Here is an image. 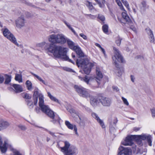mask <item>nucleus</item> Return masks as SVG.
Returning a JSON list of instances; mask_svg holds the SVG:
<instances>
[{"label":"nucleus","instance_id":"nucleus-1","mask_svg":"<svg viewBox=\"0 0 155 155\" xmlns=\"http://www.w3.org/2000/svg\"><path fill=\"white\" fill-rule=\"evenodd\" d=\"M48 41L52 43L50 45L48 48L49 52L52 53L56 58L68 61L74 64V62L69 58L67 55L68 51V48L53 44H58L62 45L66 43L67 38L64 35L59 33L57 35L52 34L48 36Z\"/></svg>","mask_w":155,"mask_h":155},{"label":"nucleus","instance_id":"nucleus-2","mask_svg":"<svg viewBox=\"0 0 155 155\" xmlns=\"http://www.w3.org/2000/svg\"><path fill=\"white\" fill-rule=\"evenodd\" d=\"M134 139L136 140L137 143L140 145L142 144V140H147L149 145H152L151 137L146 134L128 136L126 138L125 140L122 142V144L125 146H133L132 147L134 150H136V146L133 142Z\"/></svg>","mask_w":155,"mask_h":155},{"label":"nucleus","instance_id":"nucleus-3","mask_svg":"<svg viewBox=\"0 0 155 155\" xmlns=\"http://www.w3.org/2000/svg\"><path fill=\"white\" fill-rule=\"evenodd\" d=\"M39 106L41 111L52 120L51 121L54 124L59 123L60 118L57 115H54V113L51 110L49 107L44 104V97L42 95H39Z\"/></svg>","mask_w":155,"mask_h":155},{"label":"nucleus","instance_id":"nucleus-4","mask_svg":"<svg viewBox=\"0 0 155 155\" xmlns=\"http://www.w3.org/2000/svg\"><path fill=\"white\" fill-rule=\"evenodd\" d=\"M113 50L114 55L112 57L113 63L114 65L117 68L116 71L117 75L118 76H120L122 74L123 71L122 69L119 68V63L120 62H124V60L119 51L117 48L114 47Z\"/></svg>","mask_w":155,"mask_h":155},{"label":"nucleus","instance_id":"nucleus-5","mask_svg":"<svg viewBox=\"0 0 155 155\" xmlns=\"http://www.w3.org/2000/svg\"><path fill=\"white\" fill-rule=\"evenodd\" d=\"M64 146L60 147L61 151L64 155H77L78 151L76 147L68 141L63 142Z\"/></svg>","mask_w":155,"mask_h":155},{"label":"nucleus","instance_id":"nucleus-6","mask_svg":"<svg viewBox=\"0 0 155 155\" xmlns=\"http://www.w3.org/2000/svg\"><path fill=\"white\" fill-rule=\"evenodd\" d=\"M76 63L78 67H81L86 74H89L91 71L92 68L94 66V64L90 62L87 58H81L79 61L76 60Z\"/></svg>","mask_w":155,"mask_h":155},{"label":"nucleus","instance_id":"nucleus-7","mask_svg":"<svg viewBox=\"0 0 155 155\" xmlns=\"http://www.w3.org/2000/svg\"><path fill=\"white\" fill-rule=\"evenodd\" d=\"M74 88L75 91L78 93L80 96L86 98L90 97L91 95L89 92L86 88L77 85H75Z\"/></svg>","mask_w":155,"mask_h":155},{"label":"nucleus","instance_id":"nucleus-8","mask_svg":"<svg viewBox=\"0 0 155 155\" xmlns=\"http://www.w3.org/2000/svg\"><path fill=\"white\" fill-rule=\"evenodd\" d=\"M66 41H67V44L70 48L75 51L79 57H82L84 56V53L79 46H75L74 43L70 39L67 38Z\"/></svg>","mask_w":155,"mask_h":155},{"label":"nucleus","instance_id":"nucleus-9","mask_svg":"<svg viewBox=\"0 0 155 155\" xmlns=\"http://www.w3.org/2000/svg\"><path fill=\"white\" fill-rule=\"evenodd\" d=\"M2 30L3 35L5 37L16 45L17 46L18 45L14 35L7 28L2 29Z\"/></svg>","mask_w":155,"mask_h":155},{"label":"nucleus","instance_id":"nucleus-10","mask_svg":"<svg viewBox=\"0 0 155 155\" xmlns=\"http://www.w3.org/2000/svg\"><path fill=\"white\" fill-rule=\"evenodd\" d=\"M117 5L119 6L121 10H123L124 12L122 13V16L123 18L126 21L130 23L131 21L129 16L127 13L126 11L124 9L121 2L120 1L116 2Z\"/></svg>","mask_w":155,"mask_h":155},{"label":"nucleus","instance_id":"nucleus-11","mask_svg":"<svg viewBox=\"0 0 155 155\" xmlns=\"http://www.w3.org/2000/svg\"><path fill=\"white\" fill-rule=\"evenodd\" d=\"M99 100L100 103L104 107H110L112 103L110 98L104 96H99Z\"/></svg>","mask_w":155,"mask_h":155},{"label":"nucleus","instance_id":"nucleus-12","mask_svg":"<svg viewBox=\"0 0 155 155\" xmlns=\"http://www.w3.org/2000/svg\"><path fill=\"white\" fill-rule=\"evenodd\" d=\"M96 77L94 76H90V77H93L92 81H95L99 85L100 84V81L103 78V75L100 68L97 67L96 68Z\"/></svg>","mask_w":155,"mask_h":155},{"label":"nucleus","instance_id":"nucleus-13","mask_svg":"<svg viewBox=\"0 0 155 155\" xmlns=\"http://www.w3.org/2000/svg\"><path fill=\"white\" fill-rule=\"evenodd\" d=\"M120 151L118 155H131V150L130 148H124L122 146H120L119 148Z\"/></svg>","mask_w":155,"mask_h":155},{"label":"nucleus","instance_id":"nucleus-14","mask_svg":"<svg viewBox=\"0 0 155 155\" xmlns=\"http://www.w3.org/2000/svg\"><path fill=\"white\" fill-rule=\"evenodd\" d=\"M1 148L4 150V151L0 150L1 152L2 153H4L6 152L7 148H9L11 150H14L12 147V144L8 140H5L4 141V143L2 144L1 146Z\"/></svg>","mask_w":155,"mask_h":155},{"label":"nucleus","instance_id":"nucleus-15","mask_svg":"<svg viewBox=\"0 0 155 155\" xmlns=\"http://www.w3.org/2000/svg\"><path fill=\"white\" fill-rule=\"evenodd\" d=\"M90 103L91 105L93 107H96L99 104L100 100H99V97L96 98L94 97L90 96Z\"/></svg>","mask_w":155,"mask_h":155},{"label":"nucleus","instance_id":"nucleus-16","mask_svg":"<svg viewBox=\"0 0 155 155\" xmlns=\"http://www.w3.org/2000/svg\"><path fill=\"white\" fill-rule=\"evenodd\" d=\"M26 21L23 17L19 18L16 21V26L19 28H21L25 25Z\"/></svg>","mask_w":155,"mask_h":155},{"label":"nucleus","instance_id":"nucleus-17","mask_svg":"<svg viewBox=\"0 0 155 155\" xmlns=\"http://www.w3.org/2000/svg\"><path fill=\"white\" fill-rule=\"evenodd\" d=\"M42 95L41 94H38V89L36 88L34 91V94L33 95V100L34 101V104L35 105H36L37 103L38 97H39V95Z\"/></svg>","mask_w":155,"mask_h":155},{"label":"nucleus","instance_id":"nucleus-18","mask_svg":"<svg viewBox=\"0 0 155 155\" xmlns=\"http://www.w3.org/2000/svg\"><path fill=\"white\" fill-rule=\"evenodd\" d=\"M78 77L81 81L86 82L87 84H89L90 81H92V79L93 78L92 77H90V76L89 77L87 76H85L84 78L80 76H78Z\"/></svg>","mask_w":155,"mask_h":155},{"label":"nucleus","instance_id":"nucleus-19","mask_svg":"<svg viewBox=\"0 0 155 155\" xmlns=\"http://www.w3.org/2000/svg\"><path fill=\"white\" fill-rule=\"evenodd\" d=\"M65 124L67 127L69 129L73 130L74 129V131L76 134H78L77 129L76 126L75 125H73L71 124L69 121H65Z\"/></svg>","mask_w":155,"mask_h":155},{"label":"nucleus","instance_id":"nucleus-20","mask_svg":"<svg viewBox=\"0 0 155 155\" xmlns=\"http://www.w3.org/2000/svg\"><path fill=\"white\" fill-rule=\"evenodd\" d=\"M9 126V123L3 120L0 121V130L6 129Z\"/></svg>","mask_w":155,"mask_h":155},{"label":"nucleus","instance_id":"nucleus-21","mask_svg":"<svg viewBox=\"0 0 155 155\" xmlns=\"http://www.w3.org/2000/svg\"><path fill=\"white\" fill-rule=\"evenodd\" d=\"M91 114L93 117L96 119L97 120V122L100 123L102 127L103 128H104L105 127V126L103 121L100 119L97 115L94 113H92Z\"/></svg>","mask_w":155,"mask_h":155},{"label":"nucleus","instance_id":"nucleus-22","mask_svg":"<svg viewBox=\"0 0 155 155\" xmlns=\"http://www.w3.org/2000/svg\"><path fill=\"white\" fill-rule=\"evenodd\" d=\"M147 33L148 34L149 36V38L150 39V41L151 43H153L154 44L155 43L154 38L153 35L152 33V32L150 29L149 28H147L145 29Z\"/></svg>","mask_w":155,"mask_h":155},{"label":"nucleus","instance_id":"nucleus-23","mask_svg":"<svg viewBox=\"0 0 155 155\" xmlns=\"http://www.w3.org/2000/svg\"><path fill=\"white\" fill-rule=\"evenodd\" d=\"M79 120H76V121L79 125L81 126H84L85 125L84 120H86V118L82 115H78Z\"/></svg>","mask_w":155,"mask_h":155},{"label":"nucleus","instance_id":"nucleus-24","mask_svg":"<svg viewBox=\"0 0 155 155\" xmlns=\"http://www.w3.org/2000/svg\"><path fill=\"white\" fill-rule=\"evenodd\" d=\"M12 86L17 92H21L23 91L22 88L20 85L14 84Z\"/></svg>","mask_w":155,"mask_h":155},{"label":"nucleus","instance_id":"nucleus-25","mask_svg":"<svg viewBox=\"0 0 155 155\" xmlns=\"http://www.w3.org/2000/svg\"><path fill=\"white\" fill-rule=\"evenodd\" d=\"M33 125H34V126L37 127H38V128H43L44 129V130H46V131H47L48 132V133L50 134L51 136H53V137H57V136L55 134V133H53V132H52L51 131H48V130L46 129H45L44 128H43V127H41V126H38L36 124H32Z\"/></svg>","mask_w":155,"mask_h":155},{"label":"nucleus","instance_id":"nucleus-26","mask_svg":"<svg viewBox=\"0 0 155 155\" xmlns=\"http://www.w3.org/2000/svg\"><path fill=\"white\" fill-rule=\"evenodd\" d=\"M5 79L4 83L5 84H8L11 81L12 78L11 76V75L5 74Z\"/></svg>","mask_w":155,"mask_h":155},{"label":"nucleus","instance_id":"nucleus-27","mask_svg":"<svg viewBox=\"0 0 155 155\" xmlns=\"http://www.w3.org/2000/svg\"><path fill=\"white\" fill-rule=\"evenodd\" d=\"M118 20L119 21H120L122 23H125L123 21V20H124L129 25H130V28L133 31H136V28L135 27H134L132 25H131V24H132V22H131V20H130L131 21H130V23H128V22L126 21L123 18V19H122L121 20H120V19L119 18H118Z\"/></svg>","mask_w":155,"mask_h":155},{"label":"nucleus","instance_id":"nucleus-28","mask_svg":"<svg viewBox=\"0 0 155 155\" xmlns=\"http://www.w3.org/2000/svg\"><path fill=\"white\" fill-rule=\"evenodd\" d=\"M47 94L48 96L52 101L59 104V102L58 100L55 97L52 96L49 92H48Z\"/></svg>","mask_w":155,"mask_h":155},{"label":"nucleus","instance_id":"nucleus-29","mask_svg":"<svg viewBox=\"0 0 155 155\" xmlns=\"http://www.w3.org/2000/svg\"><path fill=\"white\" fill-rule=\"evenodd\" d=\"M96 2L98 4L100 8H104L105 6V4L106 3L105 0H98Z\"/></svg>","mask_w":155,"mask_h":155},{"label":"nucleus","instance_id":"nucleus-30","mask_svg":"<svg viewBox=\"0 0 155 155\" xmlns=\"http://www.w3.org/2000/svg\"><path fill=\"white\" fill-rule=\"evenodd\" d=\"M31 74L35 77H36L37 79H38L42 83H43L44 84H45V85H47V83L45 82L40 77L34 74L33 73H32Z\"/></svg>","mask_w":155,"mask_h":155},{"label":"nucleus","instance_id":"nucleus-31","mask_svg":"<svg viewBox=\"0 0 155 155\" xmlns=\"http://www.w3.org/2000/svg\"><path fill=\"white\" fill-rule=\"evenodd\" d=\"M15 79L19 82H22V76L20 74H16L15 75Z\"/></svg>","mask_w":155,"mask_h":155},{"label":"nucleus","instance_id":"nucleus-32","mask_svg":"<svg viewBox=\"0 0 155 155\" xmlns=\"http://www.w3.org/2000/svg\"><path fill=\"white\" fill-rule=\"evenodd\" d=\"M146 7V4L145 2L143 1L141 3L140 8L141 10H144Z\"/></svg>","mask_w":155,"mask_h":155},{"label":"nucleus","instance_id":"nucleus-33","mask_svg":"<svg viewBox=\"0 0 155 155\" xmlns=\"http://www.w3.org/2000/svg\"><path fill=\"white\" fill-rule=\"evenodd\" d=\"M26 84L28 89L29 90H31L32 89V84L31 82L28 80L26 82Z\"/></svg>","mask_w":155,"mask_h":155},{"label":"nucleus","instance_id":"nucleus-34","mask_svg":"<svg viewBox=\"0 0 155 155\" xmlns=\"http://www.w3.org/2000/svg\"><path fill=\"white\" fill-rule=\"evenodd\" d=\"M102 30L104 33H107L108 32V26L106 25H104L102 26Z\"/></svg>","mask_w":155,"mask_h":155},{"label":"nucleus","instance_id":"nucleus-35","mask_svg":"<svg viewBox=\"0 0 155 155\" xmlns=\"http://www.w3.org/2000/svg\"><path fill=\"white\" fill-rule=\"evenodd\" d=\"M46 42L43 41L41 42L38 43L37 44V46L38 47L42 48L46 44Z\"/></svg>","mask_w":155,"mask_h":155},{"label":"nucleus","instance_id":"nucleus-36","mask_svg":"<svg viewBox=\"0 0 155 155\" xmlns=\"http://www.w3.org/2000/svg\"><path fill=\"white\" fill-rule=\"evenodd\" d=\"M125 6L128 9V10H130L129 4L127 2L126 0H121Z\"/></svg>","mask_w":155,"mask_h":155},{"label":"nucleus","instance_id":"nucleus-37","mask_svg":"<svg viewBox=\"0 0 155 155\" xmlns=\"http://www.w3.org/2000/svg\"><path fill=\"white\" fill-rule=\"evenodd\" d=\"M65 24L73 32L75 35L76 34V33L74 30L71 27V25L67 23L66 21L64 22Z\"/></svg>","mask_w":155,"mask_h":155},{"label":"nucleus","instance_id":"nucleus-38","mask_svg":"<svg viewBox=\"0 0 155 155\" xmlns=\"http://www.w3.org/2000/svg\"><path fill=\"white\" fill-rule=\"evenodd\" d=\"M63 69L66 71L70 72H74L75 71L73 70L72 69L67 67H64L63 68Z\"/></svg>","mask_w":155,"mask_h":155},{"label":"nucleus","instance_id":"nucleus-39","mask_svg":"<svg viewBox=\"0 0 155 155\" xmlns=\"http://www.w3.org/2000/svg\"><path fill=\"white\" fill-rule=\"evenodd\" d=\"M98 18L102 21H103L105 20V18L104 16L101 14H99Z\"/></svg>","mask_w":155,"mask_h":155},{"label":"nucleus","instance_id":"nucleus-40","mask_svg":"<svg viewBox=\"0 0 155 155\" xmlns=\"http://www.w3.org/2000/svg\"><path fill=\"white\" fill-rule=\"evenodd\" d=\"M121 40V38L119 37L117 38L116 41V43L118 46L120 45Z\"/></svg>","mask_w":155,"mask_h":155},{"label":"nucleus","instance_id":"nucleus-41","mask_svg":"<svg viewBox=\"0 0 155 155\" xmlns=\"http://www.w3.org/2000/svg\"><path fill=\"white\" fill-rule=\"evenodd\" d=\"M23 97L24 98L28 99H30L31 97V96L29 95V94H23Z\"/></svg>","mask_w":155,"mask_h":155},{"label":"nucleus","instance_id":"nucleus-42","mask_svg":"<svg viewBox=\"0 0 155 155\" xmlns=\"http://www.w3.org/2000/svg\"><path fill=\"white\" fill-rule=\"evenodd\" d=\"M27 105L30 108H32L33 107V102L30 101H27Z\"/></svg>","mask_w":155,"mask_h":155},{"label":"nucleus","instance_id":"nucleus-43","mask_svg":"<svg viewBox=\"0 0 155 155\" xmlns=\"http://www.w3.org/2000/svg\"><path fill=\"white\" fill-rule=\"evenodd\" d=\"M81 106L84 109L87 111L89 112H90L91 111V110L89 108L86 106H84L82 104H81Z\"/></svg>","mask_w":155,"mask_h":155},{"label":"nucleus","instance_id":"nucleus-44","mask_svg":"<svg viewBox=\"0 0 155 155\" xmlns=\"http://www.w3.org/2000/svg\"><path fill=\"white\" fill-rule=\"evenodd\" d=\"M121 98L123 101L124 104H125L126 105L128 106L129 104L127 99L123 97H122Z\"/></svg>","mask_w":155,"mask_h":155},{"label":"nucleus","instance_id":"nucleus-45","mask_svg":"<svg viewBox=\"0 0 155 155\" xmlns=\"http://www.w3.org/2000/svg\"><path fill=\"white\" fill-rule=\"evenodd\" d=\"M87 6H88L89 9L91 10H92L93 8V6L91 3L88 2V4L87 5Z\"/></svg>","mask_w":155,"mask_h":155},{"label":"nucleus","instance_id":"nucleus-46","mask_svg":"<svg viewBox=\"0 0 155 155\" xmlns=\"http://www.w3.org/2000/svg\"><path fill=\"white\" fill-rule=\"evenodd\" d=\"M4 81V76L2 74H0V84L2 83Z\"/></svg>","mask_w":155,"mask_h":155},{"label":"nucleus","instance_id":"nucleus-47","mask_svg":"<svg viewBox=\"0 0 155 155\" xmlns=\"http://www.w3.org/2000/svg\"><path fill=\"white\" fill-rule=\"evenodd\" d=\"M13 155H22L18 151L16 150H13Z\"/></svg>","mask_w":155,"mask_h":155},{"label":"nucleus","instance_id":"nucleus-48","mask_svg":"<svg viewBox=\"0 0 155 155\" xmlns=\"http://www.w3.org/2000/svg\"><path fill=\"white\" fill-rule=\"evenodd\" d=\"M112 88L114 91L116 92H118L119 91V89L116 86H113L112 87Z\"/></svg>","mask_w":155,"mask_h":155},{"label":"nucleus","instance_id":"nucleus-49","mask_svg":"<svg viewBox=\"0 0 155 155\" xmlns=\"http://www.w3.org/2000/svg\"><path fill=\"white\" fill-rule=\"evenodd\" d=\"M2 144L3 142L2 139V138L1 136L0 135V150H2V151H4V150L1 148V146L2 145Z\"/></svg>","mask_w":155,"mask_h":155},{"label":"nucleus","instance_id":"nucleus-50","mask_svg":"<svg viewBox=\"0 0 155 155\" xmlns=\"http://www.w3.org/2000/svg\"><path fill=\"white\" fill-rule=\"evenodd\" d=\"M152 116L154 117H155V110L154 108L151 110Z\"/></svg>","mask_w":155,"mask_h":155},{"label":"nucleus","instance_id":"nucleus-51","mask_svg":"<svg viewBox=\"0 0 155 155\" xmlns=\"http://www.w3.org/2000/svg\"><path fill=\"white\" fill-rule=\"evenodd\" d=\"M80 36L81 37H82L84 40H87V36L84 34H80Z\"/></svg>","mask_w":155,"mask_h":155},{"label":"nucleus","instance_id":"nucleus-52","mask_svg":"<svg viewBox=\"0 0 155 155\" xmlns=\"http://www.w3.org/2000/svg\"><path fill=\"white\" fill-rule=\"evenodd\" d=\"M18 127L21 128V130H26V128L25 126L22 125H19Z\"/></svg>","mask_w":155,"mask_h":155},{"label":"nucleus","instance_id":"nucleus-53","mask_svg":"<svg viewBox=\"0 0 155 155\" xmlns=\"http://www.w3.org/2000/svg\"><path fill=\"white\" fill-rule=\"evenodd\" d=\"M140 128L139 127H135L133 128V130L135 131H137L140 130Z\"/></svg>","mask_w":155,"mask_h":155},{"label":"nucleus","instance_id":"nucleus-54","mask_svg":"<svg viewBox=\"0 0 155 155\" xmlns=\"http://www.w3.org/2000/svg\"><path fill=\"white\" fill-rule=\"evenodd\" d=\"M100 49L101 50V51H102V52L104 54V56H106L105 51L104 49L102 47H101L100 48Z\"/></svg>","mask_w":155,"mask_h":155},{"label":"nucleus","instance_id":"nucleus-55","mask_svg":"<svg viewBox=\"0 0 155 155\" xmlns=\"http://www.w3.org/2000/svg\"><path fill=\"white\" fill-rule=\"evenodd\" d=\"M130 78L131 79V81H132V82H134V80L135 79L133 75H131Z\"/></svg>","mask_w":155,"mask_h":155},{"label":"nucleus","instance_id":"nucleus-56","mask_svg":"<svg viewBox=\"0 0 155 155\" xmlns=\"http://www.w3.org/2000/svg\"><path fill=\"white\" fill-rule=\"evenodd\" d=\"M95 45L97 47H99L100 49L102 47L100 44L98 43H96Z\"/></svg>","mask_w":155,"mask_h":155},{"label":"nucleus","instance_id":"nucleus-57","mask_svg":"<svg viewBox=\"0 0 155 155\" xmlns=\"http://www.w3.org/2000/svg\"><path fill=\"white\" fill-rule=\"evenodd\" d=\"M87 15L88 16H89L90 17H91V18H95V17H94V16L93 15H91V14H90V15Z\"/></svg>","mask_w":155,"mask_h":155},{"label":"nucleus","instance_id":"nucleus-58","mask_svg":"<svg viewBox=\"0 0 155 155\" xmlns=\"http://www.w3.org/2000/svg\"><path fill=\"white\" fill-rule=\"evenodd\" d=\"M72 57L73 58H75V55L74 53H72Z\"/></svg>","mask_w":155,"mask_h":155},{"label":"nucleus","instance_id":"nucleus-59","mask_svg":"<svg viewBox=\"0 0 155 155\" xmlns=\"http://www.w3.org/2000/svg\"><path fill=\"white\" fill-rule=\"evenodd\" d=\"M50 138L48 137L47 138V142L49 141L50 140Z\"/></svg>","mask_w":155,"mask_h":155},{"label":"nucleus","instance_id":"nucleus-60","mask_svg":"<svg viewBox=\"0 0 155 155\" xmlns=\"http://www.w3.org/2000/svg\"><path fill=\"white\" fill-rule=\"evenodd\" d=\"M133 10L134 12L135 13H136V10H135L134 8H133Z\"/></svg>","mask_w":155,"mask_h":155},{"label":"nucleus","instance_id":"nucleus-61","mask_svg":"<svg viewBox=\"0 0 155 155\" xmlns=\"http://www.w3.org/2000/svg\"><path fill=\"white\" fill-rule=\"evenodd\" d=\"M51 0H45L47 2H49Z\"/></svg>","mask_w":155,"mask_h":155},{"label":"nucleus","instance_id":"nucleus-62","mask_svg":"<svg viewBox=\"0 0 155 155\" xmlns=\"http://www.w3.org/2000/svg\"><path fill=\"white\" fill-rule=\"evenodd\" d=\"M0 27H2V26L1 24V22H0Z\"/></svg>","mask_w":155,"mask_h":155},{"label":"nucleus","instance_id":"nucleus-63","mask_svg":"<svg viewBox=\"0 0 155 155\" xmlns=\"http://www.w3.org/2000/svg\"><path fill=\"white\" fill-rule=\"evenodd\" d=\"M116 2H118L119 0H115Z\"/></svg>","mask_w":155,"mask_h":155},{"label":"nucleus","instance_id":"nucleus-64","mask_svg":"<svg viewBox=\"0 0 155 155\" xmlns=\"http://www.w3.org/2000/svg\"><path fill=\"white\" fill-rule=\"evenodd\" d=\"M131 119L132 120H134V118H131Z\"/></svg>","mask_w":155,"mask_h":155}]
</instances>
